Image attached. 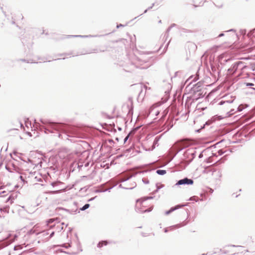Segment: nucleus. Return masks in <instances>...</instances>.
<instances>
[{
    "label": "nucleus",
    "mask_w": 255,
    "mask_h": 255,
    "mask_svg": "<svg viewBox=\"0 0 255 255\" xmlns=\"http://www.w3.org/2000/svg\"><path fill=\"white\" fill-rule=\"evenodd\" d=\"M152 198V197H149L138 199L136 202L135 209L142 213L151 211L153 208V205L148 201V199Z\"/></svg>",
    "instance_id": "obj_1"
},
{
    "label": "nucleus",
    "mask_w": 255,
    "mask_h": 255,
    "mask_svg": "<svg viewBox=\"0 0 255 255\" xmlns=\"http://www.w3.org/2000/svg\"><path fill=\"white\" fill-rule=\"evenodd\" d=\"M193 181L192 179L185 178L183 179L179 180L176 184V185H182V184H192Z\"/></svg>",
    "instance_id": "obj_2"
},
{
    "label": "nucleus",
    "mask_w": 255,
    "mask_h": 255,
    "mask_svg": "<svg viewBox=\"0 0 255 255\" xmlns=\"http://www.w3.org/2000/svg\"><path fill=\"white\" fill-rule=\"evenodd\" d=\"M182 206H183L182 205H177L175 207H172V208H170V210H169L168 211H166L165 214V215H168L170 213H171V212H172L174 211H175V210L178 209L182 207Z\"/></svg>",
    "instance_id": "obj_3"
},
{
    "label": "nucleus",
    "mask_w": 255,
    "mask_h": 255,
    "mask_svg": "<svg viewBox=\"0 0 255 255\" xmlns=\"http://www.w3.org/2000/svg\"><path fill=\"white\" fill-rule=\"evenodd\" d=\"M224 104H226V105H225V107L226 108H227V109H226V111L228 113H230L232 111V110L230 108L231 107V105L229 103H225L224 102Z\"/></svg>",
    "instance_id": "obj_4"
},
{
    "label": "nucleus",
    "mask_w": 255,
    "mask_h": 255,
    "mask_svg": "<svg viewBox=\"0 0 255 255\" xmlns=\"http://www.w3.org/2000/svg\"><path fill=\"white\" fill-rule=\"evenodd\" d=\"M156 172L159 175H164L166 173V171L164 170H157Z\"/></svg>",
    "instance_id": "obj_5"
},
{
    "label": "nucleus",
    "mask_w": 255,
    "mask_h": 255,
    "mask_svg": "<svg viewBox=\"0 0 255 255\" xmlns=\"http://www.w3.org/2000/svg\"><path fill=\"white\" fill-rule=\"evenodd\" d=\"M107 245V242L106 241H103V242H100L98 244V246L101 248L102 247L103 245Z\"/></svg>",
    "instance_id": "obj_6"
},
{
    "label": "nucleus",
    "mask_w": 255,
    "mask_h": 255,
    "mask_svg": "<svg viewBox=\"0 0 255 255\" xmlns=\"http://www.w3.org/2000/svg\"><path fill=\"white\" fill-rule=\"evenodd\" d=\"M136 186V183L135 182H133L132 184L131 185L128 186V187H127V188L128 189H132L133 188H134L135 186Z\"/></svg>",
    "instance_id": "obj_7"
},
{
    "label": "nucleus",
    "mask_w": 255,
    "mask_h": 255,
    "mask_svg": "<svg viewBox=\"0 0 255 255\" xmlns=\"http://www.w3.org/2000/svg\"><path fill=\"white\" fill-rule=\"evenodd\" d=\"M89 206H90L89 204H86L81 208V210H85L88 209L89 207Z\"/></svg>",
    "instance_id": "obj_8"
},
{
    "label": "nucleus",
    "mask_w": 255,
    "mask_h": 255,
    "mask_svg": "<svg viewBox=\"0 0 255 255\" xmlns=\"http://www.w3.org/2000/svg\"><path fill=\"white\" fill-rule=\"evenodd\" d=\"M55 220V219H49L48 221H47V223L48 224H50V223H52V222H53V221Z\"/></svg>",
    "instance_id": "obj_9"
},
{
    "label": "nucleus",
    "mask_w": 255,
    "mask_h": 255,
    "mask_svg": "<svg viewBox=\"0 0 255 255\" xmlns=\"http://www.w3.org/2000/svg\"><path fill=\"white\" fill-rule=\"evenodd\" d=\"M245 84L247 86H252L254 85V84L251 83H245Z\"/></svg>",
    "instance_id": "obj_10"
},
{
    "label": "nucleus",
    "mask_w": 255,
    "mask_h": 255,
    "mask_svg": "<svg viewBox=\"0 0 255 255\" xmlns=\"http://www.w3.org/2000/svg\"><path fill=\"white\" fill-rule=\"evenodd\" d=\"M255 39V35L252 37V40L253 41Z\"/></svg>",
    "instance_id": "obj_11"
},
{
    "label": "nucleus",
    "mask_w": 255,
    "mask_h": 255,
    "mask_svg": "<svg viewBox=\"0 0 255 255\" xmlns=\"http://www.w3.org/2000/svg\"><path fill=\"white\" fill-rule=\"evenodd\" d=\"M129 135H128L125 139V141H126L128 138Z\"/></svg>",
    "instance_id": "obj_12"
},
{
    "label": "nucleus",
    "mask_w": 255,
    "mask_h": 255,
    "mask_svg": "<svg viewBox=\"0 0 255 255\" xmlns=\"http://www.w3.org/2000/svg\"><path fill=\"white\" fill-rule=\"evenodd\" d=\"M53 234H54V232H53V233L51 234V236H52Z\"/></svg>",
    "instance_id": "obj_13"
}]
</instances>
